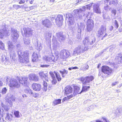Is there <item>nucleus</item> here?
I'll return each instance as SVG.
<instances>
[{
	"instance_id": "nucleus-58",
	"label": "nucleus",
	"mask_w": 122,
	"mask_h": 122,
	"mask_svg": "<svg viewBox=\"0 0 122 122\" xmlns=\"http://www.w3.org/2000/svg\"><path fill=\"white\" fill-rule=\"evenodd\" d=\"M72 67H70V68H68V69L69 70H71L72 69Z\"/></svg>"
},
{
	"instance_id": "nucleus-6",
	"label": "nucleus",
	"mask_w": 122,
	"mask_h": 122,
	"mask_svg": "<svg viewBox=\"0 0 122 122\" xmlns=\"http://www.w3.org/2000/svg\"><path fill=\"white\" fill-rule=\"evenodd\" d=\"M86 30L87 31L90 32L92 30L94 27L93 20L90 19H88L87 21Z\"/></svg>"
},
{
	"instance_id": "nucleus-59",
	"label": "nucleus",
	"mask_w": 122,
	"mask_h": 122,
	"mask_svg": "<svg viewBox=\"0 0 122 122\" xmlns=\"http://www.w3.org/2000/svg\"><path fill=\"white\" fill-rule=\"evenodd\" d=\"M9 110V108H7V109H5V110L6 111H8Z\"/></svg>"
},
{
	"instance_id": "nucleus-53",
	"label": "nucleus",
	"mask_w": 122,
	"mask_h": 122,
	"mask_svg": "<svg viewBox=\"0 0 122 122\" xmlns=\"http://www.w3.org/2000/svg\"><path fill=\"white\" fill-rule=\"evenodd\" d=\"M3 83L2 81L0 80V86H2L3 85Z\"/></svg>"
},
{
	"instance_id": "nucleus-56",
	"label": "nucleus",
	"mask_w": 122,
	"mask_h": 122,
	"mask_svg": "<svg viewBox=\"0 0 122 122\" xmlns=\"http://www.w3.org/2000/svg\"><path fill=\"white\" fill-rule=\"evenodd\" d=\"M55 0H50V2L53 3L55 1Z\"/></svg>"
},
{
	"instance_id": "nucleus-48",
	"label": "nucleus",
	"mask_w": 122,
	"mask_h": 122,
	"mask_svg": "<svg viewBox=\"0 0 122 122\" xmlns=\"http://www.w3.org/2000/svg\"><path fill=\"white\" fill-rule=\"evenodd\" d=\"M13 46V44H10L8 46L9 48H11Z\"/></svg>"
},
{
	"instance_id": "nucleus-52",
	"label": "nucleus",
	"mask_w": 122,
	"mask_h": 122,
	"mask_svg": "<svg viewBox=\"0 0 122 122\" xmlns=\"http://www.w3.org/2000/svg\"><path fill=\"white\" fill-rule=\"evenodd\" d=\"M13 96L12 95V98L11 99V100H12V101L14 102V101H15V98H14V97H13Z\"/></svg>"
},
{
	"instance_id": "nucleus-35",
	"label": "nucleus",
	"mask_w": 122,
	"mask_h": 122,
	"mask_svg": "<svg viewBox=\"0 0 122 122\" xmlns=\"http://www.w3.org/2000/svg\"><path fill=\"white\" fill-rule=\"evenodd\" d=\"M75 95L76 94H75L73 93V95L71 94L68 96H67V97L68 99L69 100V99H70L71 98H72L73 97L75 96Z\"/></svg>"
},
{
	"instance_id": "nucleus-20",
	"label": "nucleus",
	"mask_w": 122,
	"mask_h": 122,
	"mask_svg": "<svg viewBox=\"0 0 122 122\" xmlns=\"http://www.w3.org/2000/svg\"><path fill=\"white\" fill-rule=\"evenodd\" d=\"M64 53H65V55L64 54L63 56V59H66L69 57V53L68 51L65 50V51H64Z\"/></svg>"
},
{
	"instance_id": "nucleus-24",
	"label": "nucleus",
	"mask_w": 122,
	"mask_h": 122,
	"mask_svg": "<svg viewBox=\"0 0 122 122\" xmlns=\"http://www.w3.org/2000/svg\"><path fill=\"white\" fill-rule=\"evenodd\" d=\"M90 42V41L88 37H86L83 41V43L85 45Z\"/></svg>"
},
{
	"instance_id": "nucleus-45",
	"label": "nucleus",
	"mask_w": 122,
	"mask_h": 122,
	"mask_svg": "<svg viewBox=\"0 0 122 122\" xmlns=\"http://www.w3.org/2000/svg\"><path fill=\"white\" fill-rule=\"evenodd\" d=\"M86 8L89 10H90L91 7L92 5L89 4L87 5H86Z\"/></svg>"
},
{
	"instance_id": "nucleus-50",
	"label": "nucleus",
	"mask_w": 122,
	"mask_h": 122,
	"mask_svg": "<svg viewBox=\"0 0 122 122\" xmlns=\"http://www.w3.org/2000/svg\"><path fill=\"white\" fill-rule=\"evenodd\" d=\"M34 6H31L30 7H29V9H30V10H31L33 9H34Z\"/></svg>"
},
{
	"instance_id": "nucleus-41",
	"label": "nucleus",
	"mask_w": 122,
	"mask_h": 122,
	"mask_svg": "<svg viewBox=\"0 0 122 122\" xmlns=\"http://www.w3.org/2000/svg\"><path fill=\"white\" fill-rule=\"evenodd\" d=\"M88 48L87 47H85L82 50V52H83L86 51L88 50Z\"/></svg>"
},
{
	"instance_id": "nucleus-63",
	"label": "nucleus",
	"mask_w": 122,
	"mask_h": 122,
	"mask_svg": "<svg viewBox=\"0 0 122 122\" xmlns=\"http://www.w3.org/2000/svg\"><path fill=\"white\" fill-rule=\"evenodd\" d=\"M81 47H79V49H81Z\"/></svg>"
},
{
	"instance_id": "nucleus-29",
	"label": "nucleus",
	"mask_w": 122,
	"mask_h": 122,
	"mask_svg": "<svg viewBox=\"0 0 122 122\" xmlns=\"http://www.w3.org/2000/svg\"><path fill=\"white\" fill-rule=\"evenodd\" d=\"M52 80L51 81V83L53 85H55L57 83V81L56 79V78H52Z\"/></svg>"
},
{
	"instance_id": "nucleus-15",
	"label": "nucleus",
	"mask_w": 122,
	"mask_h": 122,
	"mask_svg": "<svg viewBox=\"0 0 122 122\" xmlns=\"http://www.w3.org/2000/svg\"><path fill=\"white\" fill-rule=\"evenodd\" d=\"M74 89V94H75L76 95L77 94H80V92H79V91L80 90V87L76 85H74L73 86Z\"/></svg>"
},
{
	"instance_id": "nucleus-37",
	"label": "nucleus",
	"mask_w": 122,
	"mask_h": 122,
	"mask_svg": "<svg viewBox=\"0 0 122 122\" xmlns=\"http://www.w3.org/2000/svg\"><path fill=\"white\" fill-rule=\"evenodd\" d=\"M4 35L1 30L0 29V38L2 39L4 37Z\"/></svg>"
},
{
	"instance_id": "nucleus-5",
	"label": "nucleus",
	"mask_w": 122,
	"mask_h": 122,
	"mask_svg": "<svg viewBox=\"0 0 122 122\" xmlns=\"http://www.w3.org/2000/svg\"><path fill=\"white\" fill-rule=\"evenodd\" d=\"M106 27L102 25L101 26V28L98 31V36L99 37L101 38L102 40L107 36V33H105V35L103 36L104 33L106 32Z\"/></svg>"
},
{
	"instance_id": "nucleus-22",
	"label": "nucleus",
	"mask_w": 122,
	"mask_h": 122,
	"mask_svg": "<svg viewBox=\"0 0 122 122\" xmlns=\"http://www.w3.org/2000/svg\"><path fill=\"white\" fill-rule=\"evenodd\" d=\"M14 36L13 38L14 39H17L19 37V34L16 30H14L12 31Z\"/></svg>"
},
{
	"instance_id": "nucleus-57",
	"label": "nucleus",
	"mask_w": 122,
	"mask_h": 122,
	"mask_svg": "<svg viewBox=\"0 0 122 122\" xmlns=\"http://www.w3.org/2000/svg\"><path fill=\"white\" fill-rule=\"evenodd\" d=\"M117 83V82H116L115 83H113L112 84V86H114Z\"/></svg>"
},
{
	"instance_id": "nucleus-40",
	"label": "nucleus",
	"mask_w": 122,
	"mask_h": 122,
	"mask_svg": "<svg viewBox=\"0 0 122 122\" xmlns=\"http://www.w3.org/2000/svg\"><path fill=\"white\" fill-rule=\"evenodd\" d=\"M49 66V65H41L40 66V67H47Z\"/></svg>"
},
{
	"instance_id": "nucleus-49",
	"label": "nucleus",
	"mask_w": 122,
	"mask_h": 122,
	"mask_svg": "<svg viewBox=\"0 0 122 122\" xmlns=\"http://www.w3.org/2000/svg\"><path fill=\"white\" fill-rule=\"evenodd\" d=\"M34 1V0H31L30 1L29 3L30 4H32Z\"/></svg>"
},
{
	"instance_id": "nucleus-36",
	"label": "nucleus",
	"mask_w": 122,
	"mask_h": 122,
	"mask_svg": "<svg viewBox=\"0 0 122 122\" xmlns=\"http://www.w3.org/2000/svg\"><path fill=\"white\" fill-rule=\"evenodd\" d=\"M115 27L116 29H117L118 27V25L117 20H115Z\"/></svg>"
},
{
	"instance_id": "nucleus-46",
	"label": "nucleus",
	"mask_w": 122,
	"mask_h": 122,
	"mask_svg": "<svg viewBox=\"0 0 122 122\" xmlns=\"http://www.w3.org/2000/svg\"><path fill=\"white\" fill-rule=\"evenodd\" d=\"M68 100L67 97H65L63 98L62 100V102H64Z\"/></svg>"
},
{
	"instance_id": "nucleus-26",
	"label": "nucleus",
	"mask_w": 122,
	"mask_h": 122,
	"mask_svg": "<svg viewBox=\"0 0 122 122\" xmlns=\"http://www.w3.org/2000/svg\"><path fill=\"white\" fill-rule=\"evenodd\" d=\"M93 9L94 10L95 12L97 13H100L101 12L99 8V7L97 6L93 8Z\"/></svg>"
},
{
	"instance_id": "nucleus-34",
	"label": "nucleus",
	"mask_w": 122,
	"mask_h": 122,
	"mask_svg": "<svg viewBox=\"0 0 122 122\" xmlns=\"http://www.w3.org/2000/svg\"><path fill=\"white\" fill-rule=\"evenodd\" d=\"M7 91V89L6 87H5L3 88L2 90V94H5Z\"/></svg>"
},
{
	"instance_id": "nucleus-9",
	"label": "nucleus",
	"mask_w": 122,
	"mask_h": 122,
	"mask_svg": "<svg viewBox=\"0 0 122 122\" xmlns=\"http://www.w3.org/2000/svg\"><path fill=\"white\" fill-rule=\"evenodd\" d=\"M63 21V16L61 15H59L55 20V22L57 24L61 25Z\"/></svg>"
},
{
	"instance_id": "nucleus-51",
	"label": "nucleus",
	"mask_w": 122,
	"mask_h": 122,
	"mask_svg": "<svg viewBox=\"0 0 122 122\" xmlns=\"http://www.w3.org/2000/svg\"><path fill=\"white\" fill-rule=\"evenodd\" d=\"M72 69H78V68L77 67L75 66L73 67H72Z\"/></svg>"
},
{
	"instance_id": "nucleus-8",
	"label": "nucleus",
	"mask_w": 122,
	"mask_h": 122,
	"mask_svg": "<svg viewBox=\"0 0 122 122\" xmlns=\"http://www.w3.org/2000/svg\"><path fill=\"white\" fill-rule=\"evenodd\" d=\"M33 89L36 91H39L41 89V86L39 83H34L32 85Z\"/></svg>"
},
{
	"instance_id": "nucleus-62",
	"label": "nucleus",
	"mask_w": 122,
	"mask_h": 122,
	"mask_svg": "<svg viewBox=\"0 0 122 122\" xmlns=\"http://www.w3.org/2000/svg\"><path fill=\"white\" fill-rule=\"evenodd\" d=\"M98 75L99 76H100L101 75V73L99 72L98 74Z\"/></svg>"
},
{
	"instance_id": "nucleus-39",
	"label": "nucleus",
	"mask_w": 122,
	"mask_h": 122,
	"mask_svg": "<svg viewBox=\"0 0 122 122\" xmlns=\"http://www.w3.org/2000/svg\"><path fill=\"white\" fill-rule=\"evenodd\" d=\"M26 91L29 93V94H33V92L30 89L27 90Z\"/></svg>"
},
{
	"instance_id": "nucleus-19",
	"label": "nucleus",
	"mask_w": 122,
	"mask_h": 122,
	"mask_svg": "<svg viewBox=\"0 0 122 122\" xmlns=\"http://www.w3.org/2000/svg\"><path fill=\"white\" fill-rule=\"evenodd\" d=\"M50 22V21L48 19H46V20L43 21L42 22V24L44 25L45 26L48 27V25L49 23Z\"/></svg>"
},
{
	"instance_id": "nucleus-28",
	"label": "nucleus",
	"mask_w": 122,
	"mask_h": 122,
	"mask_svg": "<svg viewBox=\"0 0 122 122\" xmlns=\"http://www.w3.org/2000/svg\"><path fill=\"white\" fill-rule=\"evenodd\" d=\"M0 49L2 50L5 49V46L4 44L3 43L2 41H0Z\"/></svg>"
},
{
	"instance_id": "nucleus-30",
	"label": "nucleus",
	"mask_w": 122,
	"mask_h": 122,
	"mask_svg": "<svg viewBox=\"0 0 122 122\" xmlns=\"http://www.w3.org/2000/svg\"><path fill=\"white\" fill-rule=\"evenodd\" d=\"M88 65L87 64H85L83 66V68L85 70L88 69L89 68Z\"/></svg>"
},
{
	"instance_id": "nucleus-12",
	"label": "nucleus",
	"mask_w": 122,
	"mask_h": 122,
	"mask_svg": "<svg viewBox=\"0 0 122 122\" xmlns=\"http://www.w3.org/2000/svg\"><path fill=\"white\" fill-rule=\"evenodd\" d=\"M28 78L30 81H37L38 80V77L36 75L34 74H31L29 75Z\"/></svg>"
},
{
	"instance_id": "nucleus-23",
	"label": "nucleus",
	"mask_w": 122,
	"mask_h": 122,
	"mask_svg": "<svg viewBox=\"0 0 122 122\" xmlns=\"http://www.w3.org/2000/svg\"><path fill=\"white\" fill-rule=\"evenodd\" d=\"M61 100L60 99H56L53 102V104L55 106L61 103Z\"/></svg>"
},
{
	"instance_id": "nucleus-47",
	"label": "nucleus",
	"mask_w": 122,
	"mask_h": 122,
	"mask_svg": "<svg viewBox=\"0 0 122 122\" xmlns=\"http://www.w3.org/2000/svg\"><path fill=\"white\" fill-rule=\"evenodd\" d=\"M113 26H112L111 25L109 28V30L110 31H112L113 30Z\"/></svg>"
},
{
	"instance_id": "nucleus-61",
	"label": "nucleus",
	"mask_w": 122,
	"mask_h": 122,
	"mask_svg": "<svg viewBox=\"0 0 122 122\" xmlns=\"http://www.w3.org/2000/svg\"><path fill=\"white\" fill-rule=\"evenodd\" d=\"M82 8L84 9H85L86 8V7L85 6H83V7Z\"/></svg>"
},
{
	"instance_id": "nucleus-38",
	"label": "nucleus",
	"mask_w": 122,
	"mask_h": 122,
	"mask_svg": "<svg viewBox=\"0 0 122 122\" xmlns=\"http://www.w3.org/2000/svg\"><path fill=\"white\" fill-rule=\"evenodd\" d=\"M3 117L2 114H0V122H3V119L2 117Z\"/></svg>"
},
{
	"instance_id": "nucleus-1",
	"label": "nucleus",
	"mask_w": 122,
	"mask_h": 122,
	"mask_svg": "<svg viewBox=\"0 0 122 122\" xmlns=\"http://www.w3.org/2000/svg\"><path fill=\"white\" fill-rule=\"evenodd\" d=\"M18 54L20 62H23L24 61L28 59L29 54L27 52L20 51L18 52Z\"/></svg>"
},
{
	"instance_id": "nucleus-17",
	"label": "nucleus",
	"mask_w": 122,
	"mask_h": 122,
	"mask_svg": "<svg viewBox=\"0 0 122 122\" xmlns=\"http://www.w3.org/2000/svg\"><path fill=\"white\" fill-rule=\"evenodd\" d=\"M54 73L55 74L56 78L58 81H60L62 79V78L60 74L58 72L57 73L55 71H54Z\"/></svg>"
},
{
	"instance_id": "nucleus-18",
	"label": "nucleus",
	"mask_w": 122,
	"mask_h": 122,
	"mask_svg": "<svg viewBox=\"0 0 122 122\" xmlns=\"http://www.w3.org/2000/svg\"><path fill=\"white\" fill-rule=\"evenodd\" d=\"M90 86H83L81 91L80 92V93H81L83 92H86L90 88Z\"/></svg>"
},
{
	"instance_id": "nucleus-42",
	"label": "nucleus",
	"mask_w": 122,
	"mask_h": 122,
	"mask_svg": "<svg viewBox=\"0 0 122 122\" xmlns=\"http://www.w3.org/2000/svg\"><path fill=\"white\" fill-rule=\"evenodd\" d=\"M25 1L24 0H20L19 2V4H22L24 3Z\"/></svg>"
},
{
	"instance_id": "nucleus-11",
	"label": "nucleus",
	"mask_w": 122,
	"mask_h": 122,
	"mask_svg": "<svg viewBox=\"0 0 122 122\" xmlns=\"http://www.w3.org/2000/svg\"><path fill=\"white\" fill-rule=\"evenodd\" d=\"M65 93L66 95L72 93V89L70 86H67L65 88Z\"/></svg>"
},
{
	"instance_id": "nucleus-16",
	"label": "nucleus",
	"mask_w": 122,
	"mask_h": 122,
	"mask_svg": "<svg viewBox=\"0 0 122 122\" xmlns=\"http://www.w3.org/2000/svg\"><path fill=\"white\" fill-rule=\"evenodd\" d=\"M13 118V117L11 114H9V113H6V115L5 117V119L7 120L11 121Z\"/></svg>"
},
{
	"instance_id": "nucleus-31",
	"label": "nucleus",
	"mask_w": 122,
	"mask_h": 122,
	"mask_svg": "<svg viewBox=\"0 0 122 122\" xmlns=\"http://www.w3.org/2000/svg\"><path fill=\"white\" fill-rule=\"evenodd\" d=\"M24 5H21V6L22 7V8L25 9V11H28L30 10V9H29V7H25L24 6Z\"/></svg>"
},
{
	"instance_id": "nucleus-2",
	"label": "nucleus",
	"mask_w": 122,
	"mask_h": 122,
	"mask_svg": "<svg viewBox=\"0 0 122 122\" xmlns=\"http://www.w3.org/2000/svg\"><path fill=\"white\" fill-rule=\"evenodd\" d=\"M17 79V76L15 79L11 78L10 79L8 85L12 88H18L20 86Z\"/></svg>"
},
{
	"instance_id": "nucleus-27",
	"label": "nucleus",
	"mask_w": 122,
	"mask_h": 122,
	"mask_svg": "<svg viewBox=\"0 0 122 122\" xmlns=\"http://www.w3.org/2000/svg\"><path fill=\"white\" fill-rule=\"evenodd\" d=\"M83 11V10L81 9H76L74 10L73 11L74 13L75 14H79L81 12Z\"/></svg>"
},
{
	"instance_id": "nucleus-55",
	"label": "nucleus",
	"mask_w": 122,
	"mask_h": 122,
	"mask_svg": "<svg viewBox=\"0 0 122 122\" xmlns=\"http://www.w3.org/2000/svg\"><path fill=\"white\" fill-rule=\"evenodd\" d=\"M101 65V64L100 63H99L98 65L97 66V68H99Z\"/></svg>"
},
{
	"instance_id": "nucleus-21",
	"label": "nucleus",
	"mask_w": 122,
	"mask_h": 122,
	"mask_svg": "<svg viewBox=\"0 0 122 122\" xmlns=\"http://www.w3.org/2000/svg\"><path fill=\"white\" fill-rule=\"evenodd\" d=\"M59 72L61 74L62 77H64L66 75H67L68 73V71L65 69H63V71H60Z\"/></svg>"
},
{
	"instance_id": "nucleus-33",
	"label": "nucleus",
	"mask_w": 122,
	"mask_h": 122,
	"mask_svg": "<svg viewBox=\"0 0 122 122\" xmlns=\"http://www.w3.org/2000/svg\"><path fill=\"white\" fill-rule=\"evenodd\" d=\"M54 72H53L52 71H50L49 72V74L51 76L52 78H55V75L54 74Z\"/></svg>"
},
{
	"instance_id": "nucleus-4",
	"label": "nucleus",
	"mask_w": 122,
	"mask_h": 122,
	"mask_svg": "<svg viewBox=\"0 0 122 122\" xmlns=\"http://www.w3.org/2000/svg\"><path fill=\"white\" fill-rule=\"evenodd\" d=\"M102 71L104 74L109 76L112 74L113 72V70L108 66L103 65L101 68Z\"/></svg>"
},
{
	"instance_id": "nucleus-25",
	"label": "nucleus",
	"mask_w": 122,
	"mask_h": 122,
	"mask_svg": "<svg viewBox=\"0 0 122 122\" xmlns=\"http://www.w3.org/2000/svg\"><path fill=\"white\" fill-rule=\"evenodd\" d=\"M33 58L32 59V61L33 62H36L38 60V56L36 54H34L33 56Z\"/></svg>"
},
{
	"instance_id": "nucleus-13",
	"label": "nucleus",
	"mask_w": 122,
	"mask_h": 122,
	"mask_svg": "<svg viewBox=\"0 0 122 122\" xmlns=\"http://www.w3.org/2000/svg\"><path fill=\"white\" fill-rule=\"evenodd\" d=\"M40 76L42 78H44L46 81H48L47 75V74H44L43 71L40 72L39 73Z\"/></svg>"
},
{
	"instance_id": "nucleus-54",
	"label": "nucleus",
	"mask_w": 122,
	"mask_h": 122,
	"mask_svg": "<svg viewBox=\"0 0 122 122\" xmlns=\"http://www.w3.org/2000/svg\"><path fill=\"white\" fill-rule=\"evenodd\" d=\"M103 119L104 120H105V122H109L108 121H107V119L105 118H103Z\"/></svg>"
},
{
	"instance_id": "nucleus-60",
	"label": "nucleus",
	"mask_w": 122,
	"mask_h": 122,
	"mask_svg": "<svg viewBox=\"0 0 122 122\" xmlns=\"http://www.w3.org/2000/svg\"><path fill=\"white\" fill-rule=\"evenodd\" d=\"M96 122H102L101 121H99V120H97L96 121Z\"/></svg>"
},
{
	"instance_id": "nucleus-43",
	"label": "nucleus",
	"mask_w": 122,
	"mask_h": 122,
	"mask_svg": "<svg viewBox=\"0 0 122 122\" xmlns=\"http://www.w3.org/2000/svg\"><path fill=\"white\" fill-rule=\"evenodd\" d=\"M117 11L115 10H112L111 12L114 15H115L116 14Z\"/></svg>"
},
{
	"instance_id": "nucleus-44",
	"label": "nucleus",
	"mask_w": 122,
	"mask_h": 122,
	"mask_svg": "<svg viewBox=\"0 0 122 122\" xmlns=\"http://www.w3.org/2000/svg\"><path fill=\"white\" fill-rule=\"evenodd\" d=\"M38 94L37 93H35L33 95V97L35 98H37L38 96Z\"/></svg>"
},
{
	"instance_id": "nucleus-3",
	"label": "nucleus",
	"mask_w": 122,
	"mask_h": 122,
	"mask_svg": "<svg viewBox=\"0 0 122 122\" xmlns=\"http://www.w3.org/2000/svg\"><path fill=\"white\" fill-rule=\"evenodd\" d=\"M17 79L20 85L21 84L22 85L25 86H28L29 82L27 77L25 76H22L20 77L17 76Z\"/></svg>"
},
{
	"instance_id": "nucleus-64",
	"label": "nucleus",
	"mask_w": 122,
	"mask_h": 122,
	"mask_svg": "<svg viewBox=\"0 0 122 122\" xmlns=\"http://www.w3.org/2000/svg\"><path fill=\"white\" fill-rule=\"evenodd\" d=\"M18 6L20 8V6L18 5Z\"/></svg>"
},
{
	"instance_id": "nucleus-10",
	"label": "nucleus",
	"mask_w": 122,
	"mask_h": 122,
	"mask_svg": "<svg viewBox=\"0 0 122 122\" xmlns=\"http://www.w3.org/2000/svg\"><path fill=\"white\" fill-rule=\"evenodd\" d=\"M116 56L115 60L117 63L120 64L122 63V53H119Z\"/></svg>"
},
{
	"instance_id": "nucleus-14",
	"label": "nucleus",
	"mask_w": 122,
	"mask_h": 122,
	"mask_svg": "<svg viewBox=\"0 0 122 122\" xmlns=\"http://www.w3.org/2000/svg\"><path fill=\"white\" fill-rule=\"evenodd\" d=\"M46 81H46V80L45 81L43 80L42 85L43 87V91H46L47 89L48 85Z\"/></svg>"
},
{
	"instance_id": "nucleus-32",
	"label": "nucleus",
	"mask_w": 122,
	"mask_h": 122,
	"mask_svg": "<svg viewBox=\"0 0 122 122\" xmlns=\"http://www.w3.org/2000/svg\"><path fill=\"white\" fill-rule=\"evenodd\" d=\"M15 116L17 117H19V112L18 111H15L14 112Z\"/></svg>"
},
{
	"instance_id": "nucleus-7",
	"label": "nucleus",
	"mask_w": 122,
	"mask_h": 122,
	"mask_svg": "<svg viewBox=\"0 0 122 122\" xmlns=\"http://www.w3.org/2000/svg\"><path fill=\"white\" fill-rule=\"evenodd\" d=\"M94 79L93 76H88L86 77L85 78H81V81L83 84L85 85L87 83H89L90 81H92Z\"/></svg>"
}]
</instances>
